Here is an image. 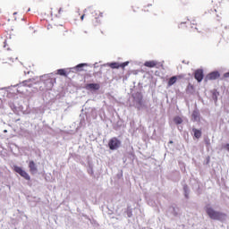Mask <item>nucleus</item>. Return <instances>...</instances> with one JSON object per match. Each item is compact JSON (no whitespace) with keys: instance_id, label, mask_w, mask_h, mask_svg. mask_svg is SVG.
I'll use <instances>...</instances> for the list:
<instances>
[{"instance_id":"f257e3e1","label":"nucleus","mask_w":229,"mask_h":229,"mask_svg":"<svg viewBox=\"0 0 229 229\" xmlns=\"http://www.w3.org/2000/svg\"><path fill=\"white\" fill-rule=\"evenodd\" d=\"M132 98L137 110L140 111L148 108V106L144 104V96H142V93L138 91L132 95Z\"/></svg>"},{"instance_id":"f03ea898","label":"nucleus","mask_w":229,"mask_h":229,"mask_svg":"<svg viewBox=\"0 0 229 229\" xmlns=\"http://www.w3.org/2000/svg\"><path fill=\"white\" fill-rule=\"evenodd\" d=\"M205 211L210 219L213 221H221L225 217V214L221 213L220 211H216L212 207L206 206Z\"/></svg>"},{"instance_id":"7ed1b4c3","label":"nucleus","mask_w":229,"mask_h":229,"mask_svg":"<svg viewBox=\"0 0 229 229\" xmlns=\"http://www.w3.org/2000/svg\"><path fill=\"white\" fill-rule=\"evenodd\" d=\"M33 85H35V79H29L18 84L12 85L11 87H14V88L17 87V92L19 94H24V89H26V87H29V89H31Z\"/></svg>"},{"instance_id":"20e7f679","label":"nucleus","mask_w":229,"mask_h":229,"mask_svg":"<svg viewBox=\"0 0 229 229\" xmlns=\"http://www.w3.org/2000/svg\"><path fill=\"white\" fill-rule=\"evenodd\" d=\"M123 146V141L117 137H113L108 140L107 148L111 151H117Z\"/></svg>"},{"instance_id":"39448f33","label":"nucleus","mask_w":229,"mask_h":229,"mask_svg":"<svg viewBox=\"0 0 229 229\" xmlns=\"http://www.w3.org/2000/svg\"><path fill=\"white\" fill-rule=\"evenodd\" d=\"M40 81H44V85L47 90H51V89L55 87V83H56V79L51 78L49 74L42 75L40 77Z\"/></svg>"},{"instance_id":"423d86ee","label":"nucleus","mask_w":229,"mask_h":229,"mask_svg":"<svg viewBox=\"0 0 229 229\" xmlns=\"http://www.w3.org/2000/svg\"><path fill=\"white\" fill-rule=\"evenodd\" d=\"M13 169H14V172L17 173L18 174H20V176H21V178H24V180H27L28 182H30L31 180L30 174H28L26 170L22 169V167L14 165Z\"/></svg>"},{"instance_id":"0eeeda50","label":"nucleus","mask_w":229,"mask_h":229,"mask_svg":"<svg viewBox=\"0 0 229 229\" xmlns=\"http://www.w3.org/2000/svg\"><path fill=\"white\" fill-rule=\"evenodd\" d=\"M220 76H221V73H219L218 71L211 72L205 77V81L217 80V78H219Z\"/></svg>"},{"instance_id":"6e6552de","label":"nucleus","mask_w":229,"mask_h":229,"mask_svg":"<svg viewBox=\"0 0 229 229\" xmlns=\"http://www.w3.org/2000/svg\"><path fill=\"white\" fill-rule=\"evenodd\" d=\"M194 78L198 81V83H201V81H203V78H205L203 69H198L194 73Z\"/></svg>"},{"instance_id":"1a4fd4ad","label":"nucleus","mask_w":229,"mask_h":229,"mask_svg":"<svg viewBox=\"0 0 229 229\" xmlns=\"http://www.w3.org/2000/svg\"><path fill=\"white\" fill-rule=\"evenodd\" d=\"M83 67H89V64L81 63L77 64L75 67L71 68L72 72H81L83 71Z\"/></svg>"},{"instance_id":"9d476101","label":"nucleus","mask_w":229,"mask_h":229,"mask_svg":"<svg viewBox=\"0 0 229 229\" xmlns=\"http://www.w3.org/2000/svg\"><path fill=\"white\" fill-rule=\"evenodd\" d=\"M86 90H99L101 89V85L98 83H88L85 86Z\"/></svg>"},{"instance_id":"9b49d317","label":"nucleus","mask_w":229,"mask_h":229,"mask_svg":"<svg viewBox=\"0 0 229 229\" xmlns=\"http://www.w3.org/2000/svg\"><path fill=\"white\" fill-rule=\"evenodd\" d=\"M29 169L32 174H37L38 173V169L37 168V165L35 164V161L31 160L29 162Z\"/></svg>"},{"instance_id":"f8f14e48","label":"nucleus","mask_w":229,"mask_h":229,"mask_svg":"<svg viewBox=\"0 0 229 229\" xmlns=\"http://www.w3.org/2000/svg\"><path fill=\"white\" fill-rule=\"evenodd\" d=\"M123 216H127L129 218L133 217V208H131V205H127V208L123 212Z\"/></svg>"},{"instance_id":"ddd939ff","label":"nucleus","mask_w":229,"mask_h":229,"mask_svg":"<svg viewBox=\"0 0 229 229\" xmlns=\"http://www.w3.org/2000/svg\"><path fill=\"white\" fill-rule=\"evenodd\" d=\"M211 94H212L211 98H212L215 105H217V99L219 98V91H217V89H213V90H211Z\"/></svg>"},{"instance_id":"4468645a","label":"nucleus","mask_w":229,"mask_h":229,"mask_svg":"<svg viewBox=\"0 0 229 229\" xmlns=\"http://www.w3.org/2000/svg\"><path fill=\"white\" fill-rule=\"evenodd\" d=\"M176 81H178V77L176 75L172 76L167 82V87H173V85H174V83H176Z\"/></svg>"},{"instance_id":"2eb2a0df","label":"nucleus","mask_w":229,"mask_h":229,"mask_svg":"<svg viewBox=\"0 0 229 229\" xmlns=\"http://www.w3.org/2000/svg\"><path fill=\"white\" fill-rule=\"evenodd\" d=\"M199 115H200L199 110H198V109L193 110V112L191 114V117L194 122L199 121Z\"/></svg>"},{"instance_id":"dca6fc26","label":"nucleus","mask_w":229,"mask_h":229,"mask_svg":"<svg viewBox=\"0 0 229 229\" xmlns=\"http://www.w3.org/2000/svg\"><path fill=\"white\" fill-rule=\"evenodd\" d=\"M182 189H183L184 198L186 199H189V194H191V189H189V185L183 184Z\"/></svg>"},{"instance_id":"f3484780","label":"nucleus","mask_w":229,"mask_h":229,"mask_svg":"<svg viewBox=\"0 0 229 229\" xmlns=\"http://www.w3.org/2000/svg\"><path fill=\"white\" fill-rule=\"evenodd\" d=\"M192 131H193V136L195 137V139H201V135H202L201 130L192 128Z\"/></svg>"},{"instance_id":"a211bd4d","label":"nucleus","mask_w":229,"mask_h":229,"mask_svg":"<svg viewBox=\"0 0 229 229\" xmlns=\"http://www.w3.org/2000/svg\"><path fill=\"white\" fill-rule=\"evenodd\" d=\"M145 67H148L149 69H153V67H157L156 61H147L144 63Z\"/></svg>"},{"instance_id":"6ab92c4d","label":"nucleus","mask_w":229,"mask_h":229,"mask_svg":"<svg viewBox=\"0 0 229 229\" xmlns=\"http://www.w3.org/2000/svg\"><path fill=\"white\" fill-rule=\"evenodd\" d=\"M107 65L111 69H121V64H119L117 62L109 63V64H107Z\"/></svg>"},{"instance_id":"aec40b11","label":"nucleus","mask_w":229,"mask_h":229,"mask_svg":"<svg viewBox=\"0 0 229 229\" xmlns=\"http://www.w3.org/2000/svg\"><path fill=\"white\" fill-rule=\"evenodd\" d=\"M8 89H10V87H6V88H2V91H0V99L1 101H3V98H4V96H6V94H8Z\"/></svg>"},{"instance_id":"412c9836","label":"nucleus","mask_w":229,"mask_h":229,"mask_svg":"<svg viewBox=\"0 0 229 229\" xmlns=\"http://www.w3.org/2000/svg\"><path fill=\"white\" fill-rule=\"evenodd\" d=\"M57 74H59V76H64L65 78H67V76H68V73L65 71V69H58Z\"/></svg>"},{"instance_id":"4be33fe9","label":"nucleus","mask_w":229,"mask_h":229,"mask_svg":"<svg viewBox=\"0 0 229 229\" xmlns=\"http://www.w3.org/2000/svg\"><path fill=\"white\" fill-rule=\"evenodd\" d=\"M174 124H182V123H183V119H182V117H180V116H175L174 118Z\"/></svg>"},{"instance_id":"5701e85b","label":"nucleus","mask_w":229,"mask_h":229,"mask_svg":"<svg viewBox=\"0 0 229 229\" xmlns=\"http://www.w3.org/2000/svg\"><path fill=\"white\" fill-rule=\"evenodd\" d=\"M8 105H9L11 110H13V112H17V106H15V104L13 102L10 101L8 103Z\"/></svg>"},{"instance_id":"b1692460","label":"nucleus","mask_w":229,"mask_h":229,"mask_svg":"<svg viewBox=\"0 0 229 229\" xmlns=\"http://www.w3.org/2000/svg\"><path fill=\"white\" fill-rule=\"evenodd\" d=\"M128 65H130V61H126V62H123V63L120 64V67L122 69H124V67H128Z\"/></svg>"},{"instance_id":"393cba45","label":"nucleus","mask_w":229,"mask_h":229,"mask_svg":"<svg viewBox=\"0 0 229 229\" xmlns=\"http://www.w3.org/2000/svg\"><path fill=\"white\" fill-rule=\"evenodd\" d=\"M186 90H187V92H192V90H194V86L189 84L187 86V89Z\"/></svg>"},{"instance_id":"a878e982","label":"nucleus","mask_w":229,"mask_h":229,"mask_svg":"<svg viewBox=\"0 0 229 229\" xmlns=\"http://www.w3.org/2000/svg\"><path fill=\"white\" fill-rule=\"evenodd\" d=\"M204 142H205L207 148H208V146H210V139H208V138L204 139Z\"/></svg>"},{"instance_id":"bb28decb","label":"nucleus","mask_w":229,"mask_h":229,"mask_svg":"<svg viewBox=\"0 0 229 229\" xmlns=\"http://www.w3.org/2000/svg\"><path fill=\"white\" fill-rule=\"evenodd\" d=\"M88 173H89V174H94V169L92 168V166L89 167Z\"/></svg>"},{"instance_id":"cd10ccee","label":"nucleus","mask_w":229,"mask_h":229,"mask_svg":"<svg viewBox=\"0 0 229 229\" xmlns=\"http://www.w3.org/2000/svg\"><path fill=\"white\" fill-rule=\"evenodd\" d=\"M148 204L150 205V207H155V202H153V200H148Z\"/></svg>"},{"instance_id":"c85d7f7f","label":"nucleus","mask_w":229,"mask_h":229,"mask_svg":"<svg viewBox=\"0 0 229 229\" xmlns=\"http://www.w3.org/2000/svg\"><path fill=\"white\" fill-rule=\"evenodd\" d=\"M224 148L229 152V143H226L225 145H224Z\"/></svg>"},{"instance_id":"c756f323","label":"nucleus","mask_w":229,"mask_h":229,"mask_svg":"<svg viewBox=\"0 0 229 229\" xmlns=\"http://www.w3.org/2000/svg\"><path fill=\"white\" fill-rule=\"evenodd\" d=\"M64 12V9L59 8L58 10V15H56V17H60V14Z\"/></svg>"},{"instance_id":"7c9ffc66","label":"nucleus","mask_w":229,"mask_h":229,"mask_svg":"<svg viewBox=\"0 0 229 229\" xmlns=\"http://www.w3.org/2000/svg\"><path fill=\"white\" fill-rule=\"evenodd\" d=\"M174 210V216L176 217V216H178V212H176V209L174 208H173Z\"/></svg>"},{"instance_id":"2f4dec72","label":"nucleus","mask_w":229,"mask_h":229,"mask_svg":"<svg viewBox=\"0 0 229 229\" xmlns=\"http://www.w3.org/2000/svg\"><path fill=\"white\" fill-rule=\"evenodd\" d=\"M177 77V80H182V78H183V75L182 74H180V75H175Z\"/></svg>"},{"instance_id":"473e14b6","label":"nucleus","mask_w":229,"mask_h":229,"mask_svg":"<svg viewBox=\"0 0 229 229\" xmlns=\"http://www.w3.org/2000/svg\"><path fill=\"white\" fill-rule=\"evenodd\" d=\"M224 78H229V72L224 73Z\"/></svg>"},{"instance_id":"72a5a7b5","label":"nucleus","mask_w":229,"mask_h":229,"mask_svg":"<svg viewBox=\"0 0 229 229\" xmlns=\"http://www.w3.org/2000/svg\"><path fill=\"white\" fill-rule=\"evenodd\" d=\"M83 19H85V14H82V15L81 16V20L83 21Z\"/></svg>"},{"instance_id":"f704fd0d","label":"nucleus","mask_w":229,"mask_h":229,"mask_svg":"<svg viewBox=\"0 0 229 229\" xmlns=\"http://www.w3.org/2000/svg\"><path fill=\"white\" fill-rule=\"evenodd\" d=\"M96 21H97V24H100L101 23V21L98 20V18H96Z\"/></svg>"},{"instance_id":"c9c22d12","label":"nucleus","mask_w":229,"mask_h":229,"mask_svg":"<svg viewBox=\"0 0 229 229\" xmlns=\"http://www.w3.org/2000/svg\"><path fill=\"white\" fill-rule=\"evenodd\" d=\"M4 133H8V130H4Z\"/></svg>"},{"instance_id":"e433bc0d","label":"nucleus","mask_w":229,"mask_h":229,"mask_svg":"<svg viewBox=\"0 0 229 229\" xmlns=\"http://www.w3.org/2000/svg\"><path fill=\"white\" fill-rule=\"evenodd\" d=\"M225 30H229V26H225Z\"/></svg>"},{"instance_id":"4c0bfd02","label":"nucleus","mask_w":229,"mask_h":229,"mask_svg":"<svg viewBox=\"0 0 229 229\" xmlns=\"http://www.w3.org/2000/svg\"><path fill=\"white\" fill-rule=\"evenodd\" d=\"M168 144H173V140H170V141L168 142Z\"/></svg>"},{"instance_id":"58836bf2","label":"nucleus","mask_w":229,"mask_h":229,"mask_svg":"<svg viewBox=\"0 0 229 229\" xmlns=\"http://www.w3.org/2000/svg\"><path fill=\"white\" fill-rule=\"evenodd\" d=\"M100 17H103V13H100Z\"/></svg>"},{"instance_id":"ea45409f","label":"nucleus","mask_w":229,"mask_h":229,"mask_svg":"<svg viewBox=\"0 0 229 229\" xmlns=\"http://www.w3.org/2000/svg\"><path fill=\"white\" fill-rule=\"evenodd\" d=\"M30 11H31V9H30V8H29V9H28V12H30Z\"/></svg>"},{"instance_id":"a19ab883","label":"nucleus","mask_w":229,"mask_h":229,"mask_svg":"<svg viewBox=\"0 0 229 229\" xmlns=\"http://www.w3.org/2000/svg\"><path fill=\"white\" fill-rule=\"evenodd\" d=\"M13 15H17V13H13Z\"/></svg>"},{"instance_id":"79ce46f5","label":"nucleus","mask_w":229,"mask_h":229,"mask_svg":"<svg viewBox=\"0 0 229 229\" xmlns=\"http://www.w3.org/2000/svg\"><path fill=\"white\" fill-rule=\"evenodd\" d=\"M195 22H196V21H192V24H195Z\"/></svg>"},{"instance_id":"37998d69","label":"nucleus","mask_w":229,"mask_h":229,"mask_svg":"<svg viewBox=\"0 0 229 229\" xmlns=\"http://www.w3.org/2000/svg\"><path fill=\"white\" fill-rule=\"evenodd\" d=\"M85 12H87V9L84 10V13H85Z\"/></svg>"},{"instance_id":"c03bdc74","label":"nucleus","mask_w":229,"mask_h":229,"mask_svg":"<svg viewBox=\"0 0 229 229\" xmlns=\"http://www.w3.org/2000/svg\"><path fill=\"white\" fill-rule=\"evenodd\" d=\"M181 24H185V22H181Z\"/></svg>"},{"instance_id":"a18cd8bd","label":"nucleus","mask_w":229,"mask_h":229,"mask_svg":"<svg viewBox=\"0 0 229 229\" xmlns=\"http://www.w3.org/2000/svg\"><path fill=\"white\" fill-rule=\"evenodd\" d=\"M30 72H28L27 74H30Z\"/></svg>"}]
</instances>
